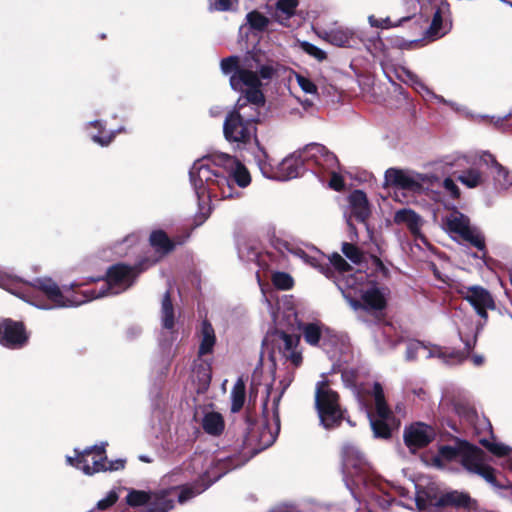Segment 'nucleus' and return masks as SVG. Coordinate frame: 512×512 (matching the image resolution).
<instances>
[{
    "label": "nucleus",
    "mask_w": 512,
    "mask_h": 512,
    "mask_svg": "<svg viewBox=\"0 0 512 512\" xmlns=\"http://www.w3.org/2000/svg\"><path fill=\"white\" fill-rule=\"evenodd\" d=\"M147 266L139 263L136 267L116 264L106 273V281L99 290L89 289L82 296H69L68 290L62 291L50 278H38L33 283L12 276L0 269V287L38 309L50 310L79 306L88 301L120 294L132 286L136 276Z\"/></svg>",
    "instance_id": "obj_1"
},
{
    "label": "nucleus",
    "mask_w": 512,
    "mask_h": 512,
    "mask_svg": "<svg viewBox=\"0 0 512 512\" xmlns=\"http://www.w3.org/2000/svg\"><path fill=\"white\" fill-rule=\"evenodd\" d=\"M190 181L197 195L204 216L209 214L211 200L238 198L241 193L235 188H246L252 177L247 167L235 156L213 152L192 165Z\"/></svg>",
    "instance_id": "obj_2"
},
{
    "label": "nucleus",
    "mask_w": 512,
    "mask_h": 512,
    "mask_svg": "<svg viewBox=\"0 0 512 512\" xmlns=\"http://www.w3.org/2000/svg\"><path fill=\"white\" fill-rule=\"evenodd\" d=\"M221 71L229 75L230 86L234 91L244 94L237 101L246 108L243 110L248 114L257 113L258 108L265 104V97L262 91L276 73L272 63H263L253 55L244 58L230 56L221 61Z\"/></svg>",
    "instance_id": "obj_3"
},
{
    "label": "nucleus",
    "mask_w": 512,
    "mask_h": 512,
    "mask_svg": "<svg viewBox=\"0 0 512 512\" xmlns=\"http://www.w3.org/2000/svg\"><path fill=\"white\" fill-rule=\"evenodd\" d=\"M329 261L341 273L337 286L354 311L378 312L386 307L387 288L367 283L366 275L361 271L347 274L350 265L338 253L332 254Z\"/></svg>",
    "instance_id": "obj_4"
},
{
    "label": "nucleus",
    "mask_w": 512,
    "mask_h": 512,
    "mask_svg": "<svg viewBox=\"0 0 512 512\" xmlns=\"http://www.w3.org/2000/svg\"><path fill=\"white\" fill-rule=\"evenodd\" d=\"M238 466L234 458L218 459L217 469L219 472L213 474L212 471H206L201 477V484L182 486L179 491L177 488L162 490L159 493L146 492L141 490H131L127 494L126 500L130 506L139 507L149 504L151 512H167L174 506V502L169 496L177 493L178 502L184 504L195 496L204 492L213 482L226 474L229 470Z\"/></svg>",
    "instance_id": "obj_5"
},
{
    "label": "nucleus",
    "mask_w": 512,
    "mask_h": 512,
    "mask_svg": "<svg viewBox=\"0 0 512 512\" xmlns=\"http://www.w3.org/2000/svg\"><path fill=\"white\" fill-rule=\"evenodd\" d=\"M433 461L439 468H445L451 462L461 463L469 473L481 476L493 487H500L494 476L495 470L485 463V455L477 447L467 445L458 449L451 446H442Z\"/></svg>",
    "instance_id": "obj_6"
},
{
    "label": "nucleus",
    "mask_w": 512,
    "mask_h": 512,
    "mask_svg": "<svg viewBox=\"0 0 512 512\" xmlns=\"http://www.w3.org/2000/svg\"><path fill=\"white\" fill-rule=\"evenodd\" d=\"M315 407L320 420V424L325 429H333L340 425L344 410L339 401V395L334 391L325 374H322V380L315 386Z\"/></svg>",
    "instance_id": "obj_7"
},
{
    "label": "nucleus",
    "mask_w": 512,
    "mask_h": 512,
    "mask_svg": "<svg viewBox=\"0 0 512 512\" xmlns=\"http://www.w3.org/2000/svg\"><path fill=\"white\" fill-rule=\"evenodd\" d=\"M299 337L275 330L266 335L263 340V353H267L272 362L284 360L293 367L302 364V353L298 348Z\"/></svg>",
    "instance_id": "obj_8"
},
{
    "label": "nucleus",
    "mask_w": 512,
    "mask_h": 512,
    "mask_svg": "<svg viewBox=\"0 0 512 512\" xmlns=\"http://www.w3.org/2000/svg\"><path fill=\"white\" fill-rule=\"evenodd\" d=\"M246 106L238 103L234 111L230 112L223 124V133L229 143L237 147L249 143L256 137L257 113L248 114L243 111Z\"/></svg>",
    "instance_id": "obj_9"
},
{
    "label": "nucleus",
    "mask_w": 512,
    "mask_h": 512,
    "mask_svg": "<svg viewBox=\"0 0 512 512\" xmlns=\"http://www.w3.org/2000/svg\"><path fill=\"white\" fill-rule=\"evenodd\" d=\"M256 161L262 175L268 179L287 181L299 177L304 171V158L300 150L285 157L277 166H273L264 150L256 155Z\"/></svg>",
    "instance_id": "obj_10"
},
{
    "label": "nucleus",
    "mask_w": 512,
    "mask_h": 512,
    "mask_svg": "<svg viewBox=\"0 0 512 512\" xmlns=\"http://www.w3.org/2000/svg\"><path fill=\"white\" fill-rule=\"evenodd\" d=\"M105 443L100 446L88 447L82 452L75 449V457L67 456L66 461L69 465L83 471L86 475H93L101 471H116L124 467V461L107 462L105 456Z\"/></svg>",
    "instance_id": "obj_11"
},
{
    "label": "nucleus",
    "mask_w": 512,
    "mask_h": 512,
    "mask_svg": "<svg viewBox=\"0 0 512 512\" xmlns=\"http://www.w3.org/2000/svg\"><path fill=\"white\" fill-rule=\"evenodd\" d=\"M302 333L309 345L321 346L332 360L340 362L342 355H346L349 351V346L344 341L319 322L303 325Z\"/></svg>",
    "instance_id": "obj_12"
},
{
    "label": "nucleus",
    "mask_w": 512,
    "mask_h": 512,
    "mask_svg": "<svg viewBox=\"0 0 512 512\" xmlns=\"http://www.w3.org/2000/svg\"><path fill=\"white\" fill-rule=\"evenodd\" d=\"M342 470L346 486L354 493V488L366 486L370 466L359 448L347 443L342 448Z\"/></svg>",
    "instance_id": "obj_13"
},
{
    "label": "nucleus",
    "mask_w": 512,
    "mask_h": 512,
    "mask_svg": "<svg viewBox=\"0 0 512 512\" xmlns=\"http://www.w3.org/2000/svg\"><path fill=\"white\" fill-rule=\"evenodd\" d=\"M371 395L373 397L376 409V416L366 408V415L369 418L373 434L377 438H389L391 435V427L394 425V417L388 408L383 388L380 383L373 384Z\"/></svg>",
    "instance_id": "obj_14"
},
{
    "label": "nucleus",
    "mask_w": 512,
    "mask_h": 512,
    "mask_svg": "<svg viewBox=\"0 0 512 512\" xmlns=\"http://www.w3.org/2000/svg\"><path fill=\"white\" fill-rule=\"evenodd\" d=\"M423 182L422 175L397 168L387 169L384 175V186L393 189L396 198L399 197L398 193L404 196L407 193H420L424 188Z\"/></svg>",
    "instance_id": "obj_15"
},
{
    "label": "nucleus",
    "mask_w": 512,
    "mask_h": 512,
    "mask_svg": "<svg viewBox=\"0 0 512 512\" xmlns=\"http://www.w3.org/2000/svg\"><path fill=\"white\" fill-rule=\"evenodd\" d=\"M292 378L289 377L282 388V392L273 400L271 415L267 407V402L263 405V421L259 425V433L256 436L257 443L261 449L271 446L280 430V419L278 415V404L285 389L290 385Z\"/></svg>",
    "instance_id": "obj_16"
},
{
    "label": "nucleus",
    "mask_w": 512,
    "mask_h": 512,
    "mask_svg": "<svg viewBox=\"0 0 512 512\" xmlns=\"http://www.w3.org/2000/svg\"><path fill=\"white\" fill-rule=\"evenodd\" d=\"M459 295L474 309L480 319L487 322L488 311L496 309V302L492 293L480 285H461Z\"/></svg>",
    "instance_id": "obj_17"
},
{
    "label": "nucleus",
    "mask_w": 512,
    "mask_h": 512,
    "mask_svg": "<svg viewBox=\"0 0 512 512\" xmlns=\"http://www.w3.org/2000/svg\"><path fill=\"white\" fill-rule=\"evenodd\" d=\"M315 32L319 38L337 47L357 48L363 42L360 32L343 25L335 24L331 28L317 26Z\"/></svg>",
    "instance_id": "obj_18"
},
{
    "label": "nucleus",
    "mask_w": 512,
    "mask_h": 512,
    "mask_svg": "<svg viewBox=\"0 0 512 512\" xmlns=\"http://www.w3.org/2000/svg\"><path fill=\"white\" fill-rule=\"evenodd\" d=\"M429 512H444L447 507L464 508L469 511L476 510L477 504L470 495L463 491H449L429 501Z\"/></svg>",
    "instance_id": "obj_19"
},
{
    "label": "nucleus",
    "mask_w": 512,
    "mask_h": 512,
    "mask_svg": "<svg viewBox=\"0 0 512 512\" xmlns=\"http://www.w3.org/2000/svg\"><path fill=\"white\" fill-rule=\"evenodd\" d=\"M29 339L22 322L6 318L0 320V344L9 349L24 347Z\"/></svg>",
    "instance_id": "obj_20"
},
{
    "label": "nucleus",
    "mask_w": 512,
    "mask_h": 512,
    "mask_svg": "<svg viewBox=\"0 0 512 512\" xmlns=\"http://www.w3.org/2000/svg\"><path fill=\"white\" fill-rule=\"evenodd\" d=\"M189 236L190 234H186L184 236H178L174 239H170L162 230L153 231L150 235L149 241L158 256L153 259H146L141 262V264H143V266H147V268L154 265L163 256L173 251L177 245L184 244Z\"/></svg>",
    "instance_id": "obj_21"
},
{
    "label": "nucleus",
    "mask_w": 512,
    "mask_h": 512,
    "mask_svg": "<svg viewBox=\"0 0 512 512\" xmlns=\"http://www.w3.org/2000/svg\"><path fill=\"white\" fill-rule=\"evenodd\" d=\"M435 430L424 423L411 424L404 430V442L411 452L428 445L435 438Z\"/></svg>",
    "instance_id": "obj_22"
},
{
    "label": "nucleus",
    "mask_w": 512,
    "mask_h": 512,
    "mask_svg": "<svg viewBox=\"0 0 512 512\" xmlns=\"http://www.w3.org/2000/svg\"><path fill=\"white\" fill-rule=\"evenodd\" d=\"M299 150L305 162H313L323 169H334L338 167L337 157L322 144L310 143Z\"/></svg>",
    "instance_id": "obj_23"
},
{
    "label": "nucleus",
    "mask_w": 512,
    "mask_h": 512,
    "mask_svg": "<svg viewBox=\"0 0 512 512\" xmlns=\"http://www.w3.org/2000/svg\"><path fill=\"white\" fill-rule=\"evenodd\" d=\"M479 162L490 169L496 189L506 190L512 186V173L503 167L494 155L489 152H482L479 156Z\"/></svg>",
    "instance_id": "obj_24"
},
{
    "label": "nucleus",
    "mask_w": 512,
    "mask_h": 512,
    "mask_svg": "<svg viewBox=\"0 0 512 512\" xmlns=\"http://www.w3.org/2000/svg\"><path fill=\"white\" fill-rule=\"evenodd\" d=\"M349 221L366 222L371 215V205L366 193L354 190L348 196Z\"/></svg>",
    "instance_id": "obj_25"
},
{
    "label": "nucleus",
    "mask_w": 512,
    "mask_h": 512,
    "mask_svg": "<svg viewBox=\"0 0 512 512\" xmlns=\"http://www.w3.org/2000/svg\"><path fill=\"white\" fill-rule=\"evenodd\" d=\"M418 358H438L445 363H449L446 353L440 347L425 345L416 340L409 341L406 346V359L411 361Z\"/></svg>",
    "instance_id": "obj_26"
},
{
    "label": "nucleus",
    "mask_w": 512,
    "mask_h": 512,
    "mask_svg": "<svg viewBox=\"0 0 512 512\" xmlns=\"http://www.w3.org/2000/svg\"><path fill=\"white\" fill-rule=\"evenodd\" d=\"M448 235L456 241L466 242L479 250H483L485 243L483 236L474 226H443Z\"/></svg>",
    "instance_id": "obj_27"
},
{
    "label": "nucleus",
    "mask_w": 512,
    "mask_h": 512,
    "mask_svg": "<svg viewBox=\"0 0 512 512\" xmlns=\"http://www.w3.org/2000/svg\"><path fill=\"white\" fill-rule=\"evenodd\" d=\"M451 29V22L446 11L438 8L432 17L431 23L425 32V38L435 41L446 35Z\"/></svg>",
    "instance_id": "obj_28"
},
{
    "label": "nucleus",
    "mask_w": 512,
    "mask_h": 512,
    "mask_svg": "<svg viewBox=\"0 0 512 512\" xmlns=\"http://www.w3.org/2000/svg\"><path fill=\"white\" fill-rule=\"evenodd\" d=\"M285 246L291 254L303 260L304 263L318 269L322 273L325 272L323 265L324 255L314 246H307V250L288 243H286Z\"/></svg>",
    "instance_id": "obj_29"
},
{
    "label": "nucleus",
    "mask_w": 512,
    "mask_h": 512,
    "mask_svg": "<svg viewBox=\"0 0 512 512\" xmlns=\"http://www.w3.org/2000/svg\"><path fill=\"white\" fill-rule=\"evenodd\" d=\"M485 323L482 319L475 323L471 317H466L458 324L460 339L467 349H471L475 345L477 335Z\"/></svg>",
    "instance_id": "obj_30"
},
{
    "label": "nucleus",
    "mask_w": 512,
    "mask_h": 512,
    "mask_svg": "<svg viewBox=\"0 0 512 512\" xmlns=\"http://www.w3.org/2000/svg\"><path fill=\"white\" fill-rule=\"evenodd\" d=\"M199 338V356L211 353L216 342V336L212 325L207 320H203L201 323Z\"/></svg>",
    "instance_id": "obj_31"
},
{
    "label": "nucleus",
    "mask_w": 512,
    "mask_h": 512,
    "mask_svg": "<svg viewBox=\"0 0 512 512\" xmlns=\"http://www.w3.org/2000/svg\"><path fill=\"white\" fill-rule=\"evenodd\" d=\"M201 425L203 430L212 436L220 435L225 427L222 415L215 411L206 412L202 418Z\"/></svg>",
    "instance_id": "obj_32"
},
{
    "label": "nucleus",
    "mask_w": 512,
    "mask_h": 512,
    "mask_svg": "<svg viewBox=\"0 0 512 512\" xmlns=\"http://www.w3.org/2000/svg\"><path fill=\"white\" fill-rule=\"evenodd\" d=\"M297 6V0H278L274 12L276 21L283 26H288V21L294 16Z\"/></svg>",
    "instance_id": "obj_33"
},
{
    "label": "nucleus",
    "mask_w": 512,
    "mask_h": 512,
    "mask_svg": "<svg viewBox=\"0 0 512 512\" xmlns=\"http://www.w3.org/2000/svg\"><path fill=\"white\" fill-rule=\"evenodd\" d=\"M90 128L98 129L97 133L89 131V135H90L91 139L93 140V142H95L101 146L109 145L112 142V140L114 139L115 134H116V132H114V131H105L102 123L98 120L89 122L87 125V129H90Z\"/></svg>",
    "instance_id": "obj_34"
},
{
    "label": "nucleus",
    "mask_w": 512,
    "mask_h": 512,
    "mask_svg": "<svg viewBox=\"0 0 512 512\" xmlns=\"http://www.w3.org/2000/svg\"><path fill=\"white\" fill-rule=\"evenodd\" d=\"M161 321L164 329L172 330L174 328V310L170 299V294L168 291L164 294L162 299Z\"/></svg>",
    "instance_id": "obj_35"
},
{
    "label": "nucleus",
    "mask_w": 512,
    "mask_h": 512,
    "mask_svg": "<svg viewBox=\"0 0 512 512\" xmlns=\"http://www.w3.org/2000/svg\"><path fill=\"white\" fill-rule=\"evenodd\" d=\"M458 180L467 188L472 189L482 185L484 177L479 169L469 168L458 176Z\"/></svg>",
    "instance_id": "obj_36"
},
{
    "label": "nucleus",
    "mask_w": 512,
    "mask_h": 512,
    "mask_svg": "<svg viewBox=\"0 0 512 512\" xmlns=\"http://www.w3.org/2000/svg\"><path fill=\"white\" fill-rule=\"evenodd\" d=\"M245 401V383L242 378H238L231 390V411L238 412Z\"/></svg>",
    "instance_id": "obj_37"
},
{
    "label": "nucleus",
    "mask_w": 512,
    "mask_h": 512,
    "mask_svg": "<svg viewBox=\"0 0 512 512\" xmlns=\"http://www.w3.org/2000/svg\"><path fill=\"white\" fill-rule=\"evenodd\" d=\"M443 224H469L471 219L468 215L455 207H447L442 213Z\"/></svg>",
    "instance_id": "obj_38"
},
{
    "label": "nucleus",
    "mask_w": 512,
    "mask_h": 512,
    "mask_svg": "<svg viewBox=\"0 0 512 512\" xmlns=\"http://www.w3.org/2000/svg\"><path fill=\"white\" fill-rule=\"evenodd\" d=\"M238 255L239 258L245 262H258L260 252L255 244H250L246 241L238 242Z\"/></svg>",
    "instance_id": "obj_39"
},
{
    "label": "nucleus",
    "mask_w": 512,
    "mask_h": 512,
    "mask_svg": "<svg viewBox=\"0 0 512 512\" xmlns=\"http://www.w3.org/2000/svg\"><path fill=\"white\" fill-rule=\"evenodd\" d=\"M271 280L273 285L279 290H289L294 285V280L289 273L275 271L272 273Z\"/></svg>",
    "instance_id": "obj_40"
},
{
    "label": "nucleus",
    "mask_w": 512,
    "mask_h": 512,
    "mask_svg": "<svg viewBox=\"0 0 512 512\" xmlns=\"http://www.w3.org/2000/svg\"><path fill=\"white\" fill-rule=\"evenodd\" d=\"M411 86L421 95L423 96H429L431 98L436 99L440 103H444L447 105H450L453 109H457L456 104L452 103L450 101L445 100L442 96L436 95L433 92H431L427 86L419 79V77L416 78V81H414Z\"/></svg>",
    "instance_id": "obj_41"
},
{
    "label": "nucleus",
    "mask_w": 512,
    "mask_h": 512,
    "mask_svg": "<svg viewBox=\"0 0 512 512\" xmlns=\"http://www.w3.org/2000/svg\"><path fill=\"white\" fill-rule=\"evenodd\" d=\"M394 220L396 224H418L420 218L412 209L404 208L395 213Z\"/></svg>",
    "instance_id": "obj_42"
},
{
    "label": "nucleus",
    "mask_w": 512,
    "mask_h": 512,
    "mask_svg": "<svg viewBox=\"0 0 512 512\" xmlns=\"http://www.w3.org/2000/svg\"><path fill=\"white\" fill-rule=\"evenodd\" d=\"M363 233L365 235H363V239L359 240L360 243H362L363 245H368V243L370 242L374 244L378 250L381 249L382 240L376 231V226H363Z\"/></svg>",
    "instance_id": "obj_43"
},
{
    "label": "nucleus",
    "mask_w": 512,
    "mask_h": 512,
    "mask_svg": "<svg viewBox=\"0 0 512 512\" xmlns=\"http://www.w3.org/2000/svg\"><path fill=\"white\" fill-rule=\"evenodd\" d=\"M246 20L250 27L255 30H264L269 23L268 18L258 11L249 12L246 15Z\"/></svg>",
    "instance_id": "obj_44"
},
{
    "label": "nucleus",
    "mask_w": 512,
    "mask_h": 512,
    "mask_svg": "<svg viewBox=\"0 0 512 512\" xmlns=\"http://www.w3.org/2000/svg\"><path fill=\"white\" fill-rule=\"evenodd\" d=\"M479 442L496 456H506L511 450L508 446L502 443L490 441L486 438H481Z\"/></svg>",
    "instance_id": "obj_45"
},
{
    "label": "nucleus",
    "mask_w": 512,
    "mask_h": 512,
    "mask_svg": "<svg viewBox=\"0 0 512 512\" xmlns=\"http://www.w3.org/2000/svg\"><path fill=\"white\" fill-rule=\"evenodd\" d=\"M293 77L303 92L311 95H317V86L309 77L299 73H294Z\"/></svg>",
    "instance_id": "obj_46"
},
{
    "label": "nucleus",
    "mask_w": 512,
    "mask_h": 512,
    "mask_svg": "<svg viewBox=\"0 0 512 512\" xmlns=\"http://www.w3.org/2000/svg\"><path fill=\"white\" fill-rule=\"evenodd\" d=\"M410 17L402 18L398 23H393L389 17L383 19H377L374 15L368 16V22L371 27L380 28V29H389L392 27L399 26L402 22L409 20Z\"/></svg>",
    "instance_id": "obj_47"
},
{
    "label": "nucleus",
    "mask_w": 512,
    "mask_h": 512,
    "mask_svg": "<svg viewBox=\"0 0 512 512\" xmlns=\"http://www.w3.org/2000/svg\"><path fill=\"white\" fill-rule=\"evenodd\" d=\"M238 4V0H211L209 9L211 11H231L233 10Z\"/></svg>",
    "instance_id": "obj_48"
},
{
    "label": "nucleus",
    "mask_w": 512,
    "mask_h": 512,
    "mask_svg": "<svg viewBox=\"0 0 512 512\" xmlns=\"http://www.w3.org/2000/svg\"><path fill=\"white\" fill-rule=\"evenodd\" d=\"M342 252L344 255L349 258L353 263H359L362 258V253L360 250L353 244L343 243Z\"/></svg>",
    "instance_id": "obj_49"
},
{
    "label": "nucleus",
    "mask_w": 512,
    "mask_h": 512,
    "mask_svg": "<svg viewBox=\"0 0 512 512\" xmlns=\"http://www.w3.org/2000/svg\"><path fill=\"white\" fill-rule=\"evenodd\" d=\"M336 169L337 168L325 170L331 175L329 180V187L336 191H341L344 188V179L340 174L337 173Z\"/></svg>",
    "instance_id": "obj_50"
},
{
    "label": "nucleus",
    "mask_w": 512,
    "mask_h": 512,
    "mask_svg": "<svg viewBox=\"0 0 512 512\" xmlns=\"http://www.w3.org/2000/svg\"><path fill=\"white\" fill-rule=\"evenodd\" d=\"M301 46L306 53L313 56L317 60L321 61L326 58L325 51H323L322 49L318 48L317 46H315L309 42H303Z\"/></svg>",
    "instance_id": "obj_51"
},
{
    "label": "nucleus",
    "mask_w": 512,
    "mask_h": 512,
    "mask_svg": "<svg viewBox=\"0 0 512 512\" xmlns=\"http://www.w3.org/2000/svg\"><path fill=\"white\" fill-rule=\"evenodd\" d=\"M341 376L346 387L354 388L356 386L357 372L354 369H341Z\"/></svg>",
    "instance_id": "obj_52"
},
{
    "label": "nucleus",
    "mask_w": 512,
    "mask_h": 512,
    "mask_svg": "<svg viewBox=\"0 0 512 512\" xmlns=\"http://www.w3.org/2000/svg\"><path fill=\"white\" fill-rule=\"evenodd\" d=\"M118 499L117 493L115 491H110L106 497L99 500L97 502V509L105 510L108 507L112 506Z\"/></svg>",
    "instance_id": "obj_53"
},
{
    "label": "nucleus",
    "mask_w": 512,
    "mask_h": 512,
    "mask_svg": "<svg viewBox=\"0 0 512 512\" xmlns=\"http://www.w3.org/2000/svg\"><path fill=\"white\" fill-rule=\"evenodd\" d=\"M443 188L453 198L459 197V188L451 178H446L443 181Z\"/></svg>",
    "instance_id": "obj_54"
},
{
    "label": "nucleus",
    "mask_w": 512,
    "mask_h": 512,
    "mask_svg": "<svg viewBox=\"0 0 512 512\" xmlns=\"http://www.w3.org/2000/svg\"><path fill=\"white\" fill-rule=\"evenodd\" d=\"M417 77H418L417 75H415L414 73H412L409 70H406V69L402 70L401 78L404 82L408 83L409 85H411L414 81H416Z\"/></svg>",
    "instance_id": "obj_55"
},
{
    "label": "nucleus",
    "mask_w": 512,
    "mask_h": 512,
    "mask_svg": "<svg viewBox=\"0 0 512 512\" xmlns=\"http://www.w3.org/2000/svg\"><path fill=\"white\" fill-rule=\"evenodd\" d=\"M372 262L378 271H381L384 274L386 273V268H385L384 264L382 263V261L380 260V258L373 255Z\"/></svg>",
    "instance_id": "obj_56"
},
{
    "label": "nucleus",
    "mask_w": 512,
    "mask_h": 512,
    "mask_svg": "<svg viewBox=\"0 0 512 512\" xmlns=\"http://www.w3.org/2000/svg\"><path fill=\"white\" fill-rule=\"evenodd\" d=\"M202 371H203V373H202V378H201V380H202V382H203V384H204V385H207V384L209 383V381H210V373H209V368H208V366L203 365V366H202Z\"/></svg>",
    "instance_id": "obj_57"
},
{
    "label": "nucleus",
    "mask_w": 512,
    "mask_h": 512,
    "mask_svg": "<svg viewBox=\"0 0 512 512\" xmlns=\"http://www.w3.org/2000/svg\"><path fill=\"white\" fill-rule=\"evenodd\" d=\"M273 321L276 325L282 327L284 326V320L281 318L279 311L272 314Z\"/></svg>",
    "instance_id": "obj_58"
},
{
    "label": "nucleus",
    "mask_w": 512,
    "mask_h": 512,
    "mask_svg": "<svg viewBox=\"0 0 512 512\" xmlns=\"http://www.w3.org/2000/svg\"><path fill=\"white\" fill-rule=\"evenodd\" d=\"M294 321H296V313L291 309L287 315V325H293Z\"/></svg>",
    "instance_id": "obj_59"
},
{
    "label": "nucleus",
    "mask_w": 512,
    "mask_h": 512,
    "mask_svg": "<svg viewBox=\"0 0 512 512\" xmlns=\"http://www.w3.org/2000/svg\"><path fill=\"white\" fill-rule=\"evenodd\" d=\"M479 424L482 425L483 428H485L489 434L492 433V426L489 421H487L486 419H482L480 420Z\"/></svg>",
    "instance_id": "obj_60"
},
{
    "label": "nucleus",
    "mask_w": 512,
    "mask_h": 512,
    "mask_svg": "<svg viewBox=\"0 0 512 512\" xmlns=\"http://www.w3.org/2000/svg\"><path fill=\"white\" fill-rule=\"evenodd\" d=\"M472 362H473V364H474L475 366H480V365H482V364H483V362H484V358H483L482 356H480V355H474V356L472 357Z\"/></svg>",
    "instance_id": "obj_61"
},
{
    "label": "nucleus",
    "mask_w": 512,
    "mask_h": 512,
    "mask_svg": "<svg viewBox=\"0 0 512 512\" xmlns=\"http://www.w3.org/2000/svg\"><path fill=\"white\" fill-rule=\"evenodd\" d=\"M410 228L413 234H417L419 232V226L413 225L410 226Z\"/></svg>",
    "instance_id": "obj_62"
},
{
    "label": "nucleus",
    "mask_w": 512,
    "mask_h": 512,
    "mask_svg": "<svg viewBox=\"0 0 512 512\" xmlns=\"http://www.w3.org/2000/svg\"><path fill=\"white\" fill-rule=\"evenodd\" d=\"M139 459H140L141 461H143V462H150V461H151V460H150L147 456H145V455H141V456H139Z\"/></svg>",
    "instance_id": "obj_63"
},
{
    "label": "nucleus",
    "mask_w": 512,
    "mask_h": 512,
    "mask_svg": "<svg viewBox=\"0 0 512 512\" xmlns=\"http://www.w3.org/2000/svg\"><path fill=\"white\" fill-rule=\"evenodd\" d=\"M201 462V457H196L193 459V464L198 465Z\"/></svg>",
    "instance_id": "obj_64"
}]
</instances>
